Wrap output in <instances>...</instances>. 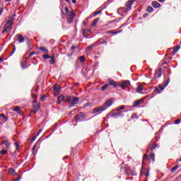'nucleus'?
Wrapping results in <instances>:
<instances>
[{"mask_svg":"<svg viewBox=\"0 0 181 181\" xmlns=\"http://www.w3.org/2000/svg\"><path fill=\"white\" fill-rule=\"evenodd\" d=\"M13 23V20L12 19L8 20L4 26V29L3 30L2 33H5V32L11 31V29H12Z\"/></svg>","mask_w":181,"mask_h":181,"instance_id":"f257e3e1","label":"nucleus"},{"mask_svg":"<svg viewBox=\"0 0 181 181\" xmlns=\"http://www.w3.org/2000/svg\"><path fill=\"white\" fill-rule=\"evenodd\" d=\"M106 107H104L103 106H100L98 107H95L93 110V114H96V115H100L101 112L103 111H105Z\"/></svg>","mask_w":181,"mask_h":181,"instance_id":"f03ea898","label":"nucleus"},{"mask_svg":"<svg viewBox=\"0 0 181 181\" xmlns=\"http://www.w3.org/2000/svg\"><path fill=\"white\" fill-rule=\"evenodd\" d=\"M114 103V99L113 98H110L109 100H107L106 101V103H105L103 105V107H104V108H109V107H111L112 105V104Z\"/></svg>","mask_w":181,"mask_h":181,"instance_id":"7ed1b4c3","label":"nucleus"},{"mask_svg":"<svg viewBox=\"0 0 181 181\" xmlns=\"http://www.w3.org/2000/svg\"><path fill=\"white\" fill-rule=\"evenodd\" d=\"M62 88L60 87L59 85H54V95H59V94H60Z\"/></svg>","mask_w":181,"mask_h":181,"instance_id":"20e7f679","label":"nucleus"},{"mask_svg":"<svg viewBox=\"0 0 181 181\" xmlns=\"http://www.w3.org/2000/svg\"><path fill=\"white\" fill-rule=\"evenodd\" d=\"M78 101H80V98L78 97H74V98L72 99V101L69 105V107L71 108L72 107H74L76 105V104L78 103Z\"/></svg>","mask_w":181,"mask_h":181,"instance_id":"39448f33","label":"nucleus"},{"mask_svg":"<svg viewBox=\"0 0 181 181\" xmlns=\"http://www.w3.org/2000/svg\"><path fill=\"white\" fill-rule=\"evenodd\" d=\"M62 103H66V96L63 95L58 97L57 104H62Z\"/></svg>","mask_w":181,"mask_h":181,"instance_id":"423d86ee","label":"nucleus"},{"mask_svg":"<svg viewBox=\"0 0 181 181\" xmlns=\"http://www.w3.org/2000/svg\"><path fill=\"white\" fill-rule=\"evenodd\" d=\"M83 118H84V114L81 112L79 115H76L75 119L76 122H80L81 121H83Z\"/></svg>","mask_w":181,"mask_h":181,"instance_id":"0eeeda50","label":"nucleus"},{"mask_svg":"<svg viewBox=\"0 0 181 181\" xmlns=\"http://www.w3.org/2000/svg\"><path fill=\"white\" fill-rule=\"evenodd\" d=\"M39 110H40V105H34L33 110H32V112H33L34 114H36V112H37V111H39Z\"/></svg>","mask_w":181,"mask_h":181,"instance_id":"6e6552de","label":"nucleus"},{"mask_svg":"<svg viewBox=\"0 0 181 181\" xmlns=\"http://www.w3.org/2000/svg\"><path fill=\"white\" fill-rule=\"evenodd\" d=\"M169 83H170V78H168L167 79V83L164 84V86H162V85H159L158 87L160 88V90L162 91L163 90H165V87H168V85L169 84Z\"/></svg>","mask_w":181,"mask_h":181,"instance_id":"1a4fd4ad","label":"nucleus"},{"mask_svg":"<svg viewBox=\"0 0 181 181\" xmlns=\"http://www.w3.org/2000/svg\"><path fill=\"white\" fill-rule=\"evenodd\" d=\"M109 86H112L115 88H117L118 83L112 79H109Z\"/></svg>","mask_w":181,"mask_h":181,"instance_id":"9d476101","label":"nucleus"},{"mask_svg":"<svg viewBox=\"0 0 181 181\" xmlns=\"http://www.w3.org/2000/svg\"><path fill=\"white\" fill-rule=\"evenodd\" d=\"M112 117H114L115 118H118V117H124V113L122 112H118L116 113H113L112 115Z\"/></svg>","mask_w":181,"mask_h":181,"instance_id":"9b49d317","label":"nucleus"},{"mask_svg":"<svg viewBox=\"0 0 181 181\" xmlns=\"http://www.w3.org/2000/svg\"><path fill=\"white\" fill-rule=\"evenodd\" d=\"M132 4H134L131 0L128 1L126 4V8H127V11H131V8H132Z\"/></svg>","mask_w":181,"mask_h":181,"instance_id":"f8f14e48","label":"nucleus"},{"mask_svg":"<svg viewBox=\"0 0 181 181\" xmlns=\"http://www.w3.org/2000/svg\"><path fill=\"white\" fill-rule=\"evenodd\" d=\"M2 144L6 146V148H11V142L9 141V140H4L2 141Z\"/></svg>","mask_w":181,"mask_h":181,"instance_id":"ddd939ff","label":"nucleus"},{"mask_svg":"<svg viewBox=\"0 0 181 181\" xmlns=\"http://www.w3.org/2000/svg\"><path fill=\"white\" fill-rule=\"evenodd\" d=\"M152 6H153L156 9H158V8H160V4H159L158 1H153L151 3Z\"/></svg>","mask_w":181,"mask_h":181,"instance_id":"4468645a","label":"nucleus"},{"mask_svg":"<svg viewBox=\"0 0 181 181\" xmlns=\"http://www.w3.org/2000/svg\"><path fill=\"white\" fill-rule=\"evenodd\" d=\"M162 76V69H160L156 74H155V78H159Z\"/></svg>","mask_w":181,"mask_h":181,"instance_id":"2eb2a0df","label":"nucleus"},{"mask_svg":"<svg viewBox=\"0 0 181 181\" xmlns=\"http://www.w3.org/2000/svg\"><path fill=\"white\" fill-rule=\"evenodd\" d=\"M18 40L19 43H23V42H25V38L23 37V35H18Z\"/></svg>","mask_w":181,"mask_h":181,"instance_id":"dca6fc26","label":"nucleus"},{"mask_svg":"<svg viewBox=\"0 0 181 181\" xmlns=\"http://www.w3.org/2000/svg\"><path fill=\"white\" fill-rule=\"evenodd\" d=\"M73 98H74V96L65 97L66 103H71V101H73Z\"/></svg>","mask_w":181,"mask_h":181,"instance_id":"f3484780","label":"nucleus"},{"mask_svg":"<svg viewBox=\"0 0 181 181\" xmlns=\"http://www.w3.org/2000/svg\"><path fill=\"white\" fill-rule=\"evenodd\" d=\"M8 173H10V175H13V176H16V172L15 171V170L13 168H9L8 169Z\"/></svg>","mask_w":181,"mask_h":181,"instance_id":"a211bd4d","label":"nucleus"},{"mask_svg":"<svg viewBox=\"0 0 181 181\" xmlns=\"http://www.w3.org/2000/svg\"><path fill=\"white\" fill-rule=\"evenodd\" d=\"M149 160H152L153 162H155V153H150Z\"/></svg>","mask_w":181,"mask_h":181,"instance_id":"6ab92c4d","label":"nucleus"},{"mask_svg":"<svg viewBox=\"0 0 181 181\" xmlns=\"http://www.w3.org/2000/svg\"><path fill=\"white\" fill-rule=\"evenodd\" d=\"M108 87H110V83H107L105 85H104L103 86L101 87V91H105V90H107V88H108Z\"/></svg>","mask_w":181,"mask_h":181,"instance_id":"aec40b11","label":"nucleus"},{"mask_svg":"<svg viewBox=\"0 0 181 181\" xmlns=\"http://www.w3.org/2000/svg\"><path fill=\"white\" fill-rule=\"evenodd\" d=\"M39 50H41V52H45V53H49V49H46L45 47H40Z\"/></svg>","mask_w":181,"mask_h":181,"instance_id":"412c9836","label":"nucleus"},{"mask_svg":"<svg viewBox=\"0 0 181 181\" xmlns=\"http://www.w3.org/2000/svg\"><path fill=\"white\" fill-rule=\"evenodd\" d=\"M143 90H144V88L142 87V85H140V86H137V88H136L137 93H142Z\"/></svg>","mask_w":181,"mask_h":181,"instance_id":"4be33fe9","label":"nucleus"},{"mask_svg":"<svg viewBox=\"0 0 181 181\" xmlns=\"http://www.w3.org/2000/svg\"><path fill=\"white\" fill-rule=\"evenodd\" d=\"M13 111H15V112H18V114H21V107L16 106L13 109Z\"/></svg>","mask_w":181,"mask_h":181,"instance_id":"5701e85b","label":"nucleus"},{"mask_svg":"<svg viewBox=\"0 0 181 181\" xmlns=\"http://www.w3.org/2000/svg\"><path fill=\"white\" fill-rule=\"evenodd\" d=\"M78 60L81 62V63H84V62H86V57L84 55L81 56L78 58Z\"/></svg>","mask_w":181,"mask_h":181,"instance_id":"b1692460","label":"nucleus"},{"mask_svg":"<svg viewBox=\"0 0 181 181\" xmlns=\"http://www.w3.org/2000/svg\"><path fill=\"white\" fill-rule=\"evenodd\" d=\"M141 104V100H136L134 103L133 107H138Z\"/></svg>","mask_w":181,"mask_h":181,"instance_id":"393cba45","label":"nucleus"},{"mask_svg":"<svg viewBox=\"0 0 181 181\" xmlns=\"http://www.w3.org/2000/svg\"><path fill=\"white\" fill-rule=\"evenodd\" d=\"M123 84H124V86L126 87H129L131 84V82L129 81H124V82H122Z\"/></svg>","mask_w":181,"mask_h":181,"instance_id":"a878e982","label":"nucleus"},{"mask_svg":"<svg viewBox=\"0 0 181 181\" xmlns=\"http://www.w3.org/2000/svg\"><path fill=\"white\" fill-rule=\"evenodd\" d=\"M74 21V18L69 17L67 22H68V23H73Z\"/></svg>","mask_w":181,"mask_h":181,"instance_id":"bb28decb","label":"nucleus"},{"mask_svg":"<svg viewBox=\"0 0 181 181\" xmlns=\"http://www.w3.org/2000/svg\"><path fill=\"white\" fill-rule=\"evenodd\" d=\"M147 12H148V13H152V12H153V8L149 6L147 8Z\"/></svg>","mask_w":181,"mask_h":181,"instance_id":"cd10ccee","label":"nucleus"},{"mask_svg":"<svg viewBox=\"0 0 181 181\" xmlns=\"http://www.w3.org/2000/svg\"><path fill=\"white\" fill-rule=\"evenodd\" d=\"M178 168H179V165H176V166H175L174 168H173L171 169V173H175V171L177 170Z\"/></svg>","mask_w":181,"mask_h":181,"instance_id":"c85d7f7f","label":"nucleus"},{"mask_svg":"<svg viewBox=\"0 0 181 181\" xmlns=\"http://www.w3.org/2000/svg\"><path fill=\"white\" fill-rule=\"evenodd\" d=\"M69 18H74V16H76V14H74V11H71L69 13Z\"/></svg>","mask_w":181,"mask_h":181,"instance_id":"c756f323","label":"nucleus"},{"mask_svg":"<svg viewBox=\"0 0 181 181\" xmlns=\"http://www.w3.org/2000/svg\"><path fill=\"white\" fill-rule=\"evenodd\" d=\"M98 21H100V18H96L92 23V26H95L97 23H98Z\"/></svg>","mask_w":181,"mask_h":181,"instance_id":"7c9ffc66","label":"nucleus"},{"mask_svg":"<svg viewBox=\"0 0 181 181\" xmlns=\"http://www.w3.org/2000/svg\"><path fill=\"white\" fill-rule=\"evenodd\" d=\"M159 146L158 144H153L151 146V151H155V149H156L157 147H158Z\"/></svg>","mask_w":181,"mask_h":181,"instance_id":"2f4dec72","label":"nucleus"},{"mask_svg":"<svg viewBox=\"0 0 181 181\" xmlns=\"http://www.w3.org/2000/svg\"><path fill=\"white\" fill-rule=\"evenodd\" d=\"M51 60L49 61L50 64H54V57H51Z\"/></svg>","mask_w":181,"mask_h":181,"instance_id":"473e14b6","label":"nucleus"},{"mask_svg":"<svg viewBox=\"0 0 181 181\" xmlns=\"http://www.w3.org/2000/svg\"><path fill=\"white\" fill-rule=\"evenodd\" d=\"M121 32H122V30H119V31H117V32H114L112 30L109 31V33H114V35H117L118 33H121Z\"/></svg>","mask_w":181,"mask_h":181,"instance_id":"72a5a7b5","label":"nucleus"},{"mask_svg":"<svg viewBox=\"0 0 181 181\" xmlns=\"http://www.w3.org/2000/svg\"><path fill=\"white\" fill-rule=\"evenodd\" d=\"M124 108H125V106L122 105V106H119V107H117L116 110H117V111H121V110H124Z\"/></svg>","mask_w":181,"mask_h":181,"instance_id":"f704fd0d","label":"nucleus"},{"mask_svg":"<svg viewBox=\"0 0 181 181\" xmlns=\"http://www.w3.org/2000/svg\"><path fill=\"white\" fill-rule=\"evenodd\" d=\"M101 12H103V11L100 10L98 11H95L94 13H93V16H97V15H100V13H101Z\"/></svg>","mask_w":181,"mask_h":181,"instance_id":"c9c22d12","label":"nucleus"},{"mask_svg":"<svg viewBox=\"0 0 181 181\" xmlns=\"http://www.w3.org/2000/svg\"><path fill=\"white\" fill-rule=\"evenodd\" d=\"M1 155H5L6 153H8V151L6 150H1L0 151Z\"/></svg>","mask_w":181,"mask_h":181,"instance_id":"e433bc0d","label":"nucleus"},{"mask_svg":"<svg viewBox=\"0 0 181 181\" xmlns=\"http://www.w3.org/2000/svg\"><path fill=\"white\" fill-rule=\"evenodd\" d=\"M42 57L43 59H51L52 57L49 56L48 54H44Z\"/></svg>","mask_w":181,"mask_h":181,"instance_id":"4c0bfd02","label":"nucleus"},{"mask_svg":"<svg viewBox=\"0 0 181 181\" xmlns=\"http://www.w3.org/2000/svg\"><path fill=\"white\" fill-rule=\"evenodd\" d=\"M119 86L121 87V88H122V90H124L127 88L123 82Z\"/></svg>","mask_w":181,"mask_h":181,"instance_id":"58836bf2","label":"nucleus"},{"mask_svg":"<svg viewBox=\"0 0 181 181\" xmlns=\"http://www.w3.org/2000/svg\"><path fill=\"white\" fill-rule=\"evenodd\" d=\"M95 46V44H93L92 45L88 46V47H87V49H88V50H91V49H93V47H94Z\"/></svg>","mask_w":181,"mask_h":181,"instance_id":"ea45409f","label":"nucleus"},{"mask_svg":"<svg viewBox=\"0 0 181 181\" xmlns=\"http://www.w3.org/2000/svg\"><path fill=\"white\" fill-rule=\"evenodd\" d=\"M144 160H148V154H145L143 157Z\"/></svg>","mask_w":181,"mask_h":181,"instance_id":"a19ab883","label":"nucleus"},{"mask_svg":"<svg viewBox=\"0 0 181 181\" xmlns=\"http://www.w3.org/2000/svg\"><path fill=\"white\" fill-rule=\"evenodd\" d=\"M34 54H36V52L35 51L31 52V53L29 54V57H32Z\"/></svg>","mask_w":181,"mask_h":181,"instance_id":"79ce46f5","label":"nucleus"},{"mask_svg":"<svg viewBox=\"0 0 181 181\" xmlns=\"http://www.w3.org/2000/svg\"><path fill=\"white\" fill-rule=\"evenodd\" d=\"M177 49L176 50H174V52H173V54H176V52H177V50H179V49H180V46H177Z\"/></svg>","mask_w":181,"mask_h":181,"instance_id":"37998d69","label":"nucleus"},{"mask_svg":"<svg viewBox=\"0 0 181 181\" xmlns=\"http://www.w3.org/2000/svg\"><path fill=\"white\" fill-rule=\"evenodd\" d=\"M36 138H37V136H34L31 139V142H35V141H36Z\"/></svg>","mask_w":181,"mask_h":181,"instance_id":"c03bdc74","label":"nucleus"},{"mask_svg":"<svg viewBox=\"0 0 181 181\" xmlns=\"http://www.w3.org/2000/svg\"><path fill=\"white\" fill-rule=\"evenodd\" d=\"M42 129H40L39 131H38V132H37V134L35 135L36 136H39V135H40V133L42 132Z\"/></svg>","mask_w":181,"mask_h":181,"instance_id":"a18cd8bd","label":"nucleus"},{"mask_svg":"<svg viewBox=\"0 0 181 181\" xmlns=\"http://www.w3.org/2000/svg\"><path fill=\"white\" fill-rule=\"evenodd\" d=\"M3 118L4 119V121L3 122L4 124V122H6V121H8V117H6V116H4Z\"/></svg>","mask_w":181,"mask_h":181,"instance_id":"49530a36","label":"nucleus"},{"mask_svg":"<svg viewBox=\"0 0 181 181\" xmlns=\"http://www.w3.org/2000/svg\"><path fill=\"white\" fill-rule=\"evenodd\" d=\"M175 124H180V119H177L175 122Z\"/></svg>","mask_w":181,"mask_h":181,"instance_id":"de8ad7c7","label":"nucleus"},{"mask_svg":"<svg viewBox=\"0 0 181 181\" xmlns=\"http://www.w3.org/2000/svg\"><path fill=\"white\" fill-rule=\"evenodd\" d=\"M4 12V8H0V16L2 15V13Z\"/></svg>","mask_w":181,"mask_h":181,"instance_id":"09e8293b","label":"nucleus"},{"mask_svg":"<svg viewBox=\"0 0 181 181\" xmlns=\"http://www.w3.org/2000/svg\"><path fill=\"white\" fill-rule=\"evenodd\" d=\"M4 12V8H0V16L2 15V13Z\"/></svg>","mask_w":181,"mask_h":181,"instance_id":"8fccbe9b","label":"nucleus"},{"mask_svg":"<svg viewBox=\"0 0 181 181\" xmlns=\"http://www.w3.org/2000/svg\"><path fill=\"white\" fill-rule=\"evenodd\" d=\"M16 50V48L14 47V49H13V50L12 51V52H11V54H10V56H12V54H13V53H15Z\"/></svg>","mask_w":181,"mask_h":181,"instance_id":"3c124183","label":"nucleus"},{"mask_svg":"<svg viewBox=\"0 0 181 181\" xmlns=\"http://www.w3.org/2000/svg\"><path fill=\"white\" fill-rule=\"evenodd\" d=\"M21 179H22L21 177H18L14 181H19Z\"/></svg>","mask_w":181,"mask_h":181,"instance_id":"603ef678","label":"nucleus"},{"mask_svg":"<svg viewBox=\"0 0 181 181\" xmlns=\"http://www.w3.org/2000/svg\"><path fill=\"white\" fill-rule=\"evenodd\" d=\"M65 12H66V13H69V8H67V7L65 8Z\"/></svg>","mask_w":181,"mask_h":181,"instance_id":"864d4df0","label":"nucleus"},{"mask_svg":"<svg viewBox=\"0 0 181 181\" xmlns=\"http://www.w3.org/2000/svg\"><path fill=\"white\" fill-rule=\"evenodd\" d=\"M100 45H107V41H103L100 42Z\"/></svg>","mask_w":181,"mask_h":181,"instance_id":"5fc2aeb1","label":"nucleus"},{"mask_svg":"<svg viewBox=\"0 0 181 181\" xmlns=\"http://www.w3.org/2000/svg\"><path fill=\"white\" fill-rule=\"evenodd\" d=\"M21 67L22 69H25V64L23 62H21Z\"/></svg>","mask_w":181,"mask_h":181,"instance_id":"6e6d98bb","label":"nucleus"},{"mask_svg":"<svg viewBox=\"0 0 181 181\" xmlns=\"http://www.w3.org/2000/svg\"><path fill=\"white\" fill-rule=\"evenodd\" d=\"M15 145H16V149H18V148H19V144L15 143Z\"/></svg>","mask_w":181,"mask_h":181,"instance_id":"4d7b16f0","label":"nucleus"},{"mask_svg":"<svg viewBox=\"0 0 181 181\" xmlns=\"http://www.w3.org/2000/svg\"><path fill=\"white\" fill-rule=\"evenodd\" d=\"M62 18H64V11H63V10H62Z\"/></svg>","mask_w":181,"mask_h":181,"instance_id":"13d9d810","label":"nucleus"},{"mask_svg":"<svg viewBox=\"0 0 181 181\" xmlns=\"http://www.w3.org/2000/svg\"><path fill=\"white\" fill-rule=\"evenodd\" d=\"M146 177H148V176H149V170L147 171V173L146 174Z\"/></svg>","mask_w":181,"mask_h":181,"instance_id":"bf43d9fd","label":"nucleus"},{"mask_svg":"<svg viewBox=\"0 0 181 181\" xmlns=\"http://www.w3.org/2000/svg\"><path fill=\"white\" fill-rule=\"evenodd\" d=\"M158 2H161V3H163L165 2V0H157Z\"/></svg>","mask_w":181,"mask_h":181,"instance_id":"052dcab7","label":"nucleus"},{"mask_svg":"<svg viewBox=\"0 0 181 181\" xmlns=\"http://www.w3.org/2000/svg\"><path fill=\"white\" fill-rule=\"evenodd\" d=\"M2 62H4V59H2V57H0V63H2Z\"/></svg>","mask_w":181,"mask_h":181,"instance_id":"680f3d73","label":"nucleus"},{"mask_svg":"<svg viewBox=\"0 0 181 181\" xmlns=\"http://www.w3.org/2000/svg\"><path fill=\"white\" fill-rule=\"evenodd\" d=\"M146 16H148V13H144V18H146Z\"/></svg>","mask_w":181,"mask_h":181,"instance_id":"e2e57ef3","label":"nucleus"},{"mask_svg":"<svg viewBox=\"0 0 181 181\" xmlns=\"http://www.w3.org/2000/svg\"><path fill=\"white\" fill-rule=\"evenodd\" d=\"M77 2V0H72V3L76 4Z\"/></svg>","mask_w":181,"mask_h":181,"instance_id":"0e129e2a","label":"nucleus"},{"mask_svg":"<svg viewBox=\"0 0 181 181\" xmlns=\"http://www.w3.org/2000/svg\"><path fill=\"white\" fill-rule=\"evenodd\" d=\"M155 91H156V93H158V91H159V89H158V88H156Z\"/></svg>","mask_w":181,"mask_h":181,"instance_id":"69168bd1","label":"nucleus"},{"mask_svg":"<svg viewBox=\"0 0 181 181\" xmlns=\"http://www.w3.org/2000/svg\"><path fill=\"white\" fill-rule=\"evenodd\" d=\"M0 117H2L4 118V117H5V115L1 114V115H0Z\"/></svg>","mask_w":181,"mask_h":181,"instance_id":"338daca9","label":"nucleus"},{"mask_svg":"<svg viewBox=\"0 0 181 181\" xmlns=\"http://www.w3.org/2000/svg\"><path fill=\"white\" fill-rule=\"evenodd\" d=\"M41 100H42V101H43V100H45V97L42 96V97L41 98Z\"/></svg>","mask_w":181,"mask_h":181,"instance_id":"774afa93","label":"nucleus"}]
</instances>
